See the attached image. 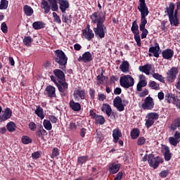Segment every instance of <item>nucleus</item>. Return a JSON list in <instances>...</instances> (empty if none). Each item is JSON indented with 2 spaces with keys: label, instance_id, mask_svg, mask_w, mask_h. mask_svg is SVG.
<instances>
[{
  "label": "nucleus",
  "instance_id": "nucleus-1",
  "mask_svg": "<svg viewBox=\"0 0 180 180\" xmlns=\"http://www.w3.org/2000/svg\"><path fill=\"white\" fill-rule=\"evenodd\" d=\"M90 18L91 23L96 25V27L93 29L96 37H99V39H103L106 32V27L103 24L106 20V15L101 11H96L91 15Z\"/></svg>",
  "mask_w": 180,
  "mask_h": 180
},
{
  "label": "nucleus",
  "instance_id": "nucleus-2",
  "mask_svg": "<svg viewBox=\"0 0 180 180\" xmlns=\"http://www.w3.org/2000/svg\"><path fill=\"white\" fill-rule=\"evenodd\" d=\"M139 6L138 9L141 12V24L139 25V29L141 33V39H146L148 34V30L146 29V25H147L146 16H148V8L146 5V0H139Z\"/></svg>",
  "mask_w": 180,
  "mask_h": 180
},
{
  "label": "nucleus",
  "instance_id": "nucleus-3",
  "mask_svg": "<svg viewBox=\"0 0 180 180\" xmlns=\"http://www.w3.org/2000/svg\"><path fill=\"white\" fill-rule=\"evenodd\" d=\"M41 8L44 9V13H49L51 9L53 12H57L58 4H57V0H41Z\"/></svg>",
  "mask_w": 180,
  "mask_h": 180
},
{
  "label": "nucleus",
  "instance_id": "nucleus-4",
  "mask_svg": "<svg viewBox=\"0 0 180 180\" xmlns=\"http://www.w3.org/2000/svg\"><path fill=\"white\" fill-rule=\"evenodd\" d=\"M55 61L59 65H61L62 70H65V65H67V61H68V58L65 56V53L62 50L58 49L55 51Z\"/></svg>",
  "mask_w": 180,
  "mask_h": 180
},
{
  "label": "nucleus",
  "instance_id": "nucleus-5",
  "mask_svg": "<svg viewBox=\"0 0 180 180\" xmlns=\"http://www.w3.org/2000/svg\"><path fill=\"white\" fill-rule=\"evenodd\" d=\"M120 85L125 89L134 86V78L129 75H123L120 78Z\"/></svg>",
  "mask_w": 180,
  "mask_h": 180
},
{
  "label": "nucleus",
  "instance_id": "nucleus-6",
  "mask_svg": "<svg viewBox=\"0 0 180 180\" xmlns=\"http://www.w3.org/2000/svg\"><path fill=\"white\" fill-rule=\"evenodd\" d=\"M158 117L160 115L157 112H148L145 117V126L147 129H150L154 123H155V120H158Z\"/></svg>",
  "mask_w": 180,
  "mask_h": 180
},
{
  "label": "nucleus",
  "instance_id": "nucleus-7",
  "mask_svg": "<svg viewBox=\"0 0 180 180\" xmlns=\"http://www.w3.org/2000/svg\"><path fill=\"white\" fill-rule=\"evenodd\" d=\"M132 33H134V39L136 42L138 47H141V39L140 38V31H139V25L137 21L135 20L132 22V26L131 27Z\"/></svg>",
  "mask_w": 180,
  "mask_h": 180
},
{
  "label": "nucleus",
  "instance_id": "nucleus-8",
  "mask_svg": "<svg viewBox=\"0 0 180 180\" xmlns=\"http://www.w3.org/2000/svg\"><path fill=\"white\" fill-rule=\"evenodd\" d=\"M148 162L150 167L156 169V168H158L160 164H162V162H164V160H162L161 157L155 158L154 155L150 154L148 155Z\"/></svg>",
  "mask_w": 180,
  "mask_h": 180
},
{
  "label": "nucleus",
  "instance_id": "nucleus-9",
  "mask_svg": "<svg viewBox=\"0 0 180 180\" xmlns=\"http://www.w3.org/2000/svg\"><path fill=\"white\" fill-rule=\"evenodd\" d=\"M165 101L167 103L175 105L178 109H180V100L172 93H167L165 96Z\"/></svg>",
  "mask_w": 180,
  "mask_h": 180
},
{
  "label": "nucleus",
  "instance_id": "nucleus-10",
  "mask_svg": "<svg viewBox=\"0 0 180 180\" xmlns=\"http://www.w3.org/2000/svg\"><path fill=\"white\" fill-rule=\"evenodd\" d=\"M73 97L75 101H77V102L86 99V93L85 92V89H82L81 87L76 88L73 93Z\"/></svg>",
  "mask_w": 180,
  "mask_h": 180
},
{
  "label": "nucleus",
  "instance_id": "nucleus-11",
  "mask_svg": "<svg viewBox=\"0 0 180 180\" xmlns=\"http://www.w3.org/2000/svg\"><path fill=\"white\" fill-rule=\"evenodd\" d=\"M154 99L152 97L148 96L145 98L144 102L141 105L142 109L143 110H151L154 109Z\"/></svg>",
  "mask_w": 180,
  "mask_h": 180
},
{
  "label": "nucleus",
  "instance_id": "nucleus-12",
  "mask_svg": "<svg viewBox=\"0 0 180 180\" xmlns=\"http://www.w3.org/2000/svg\"><path fill=\"white\" fill-rule=\"evenodd\" d=\"M178 68L172 67L167 72V79L169 82H174L176 79V74L179 72Z\"/></svg>",
  "mask_w": 180,
  "mask_h": 180
},
{
  "label": "nucleus",
  "instance_id": "nucleus-13",
  "mask_svg": "<svg viewBox=\"0 0 180 180\" xmlns=\"http://www.w3.org/2000/svg\"><path fill=\"white\" fill-rule=\"evenodd\" d=\"M113 105L119 112H123V110H124V105H123L120 96H117L113 100Z\"/></svg>",
  "mask_w": 180,
  "mask_h": 180
},
{
  "label": "nucleus",
  "instance_id": "nucleus-14",
  "mask_svg": "<svg viewBox=\"0 0 180 180\" xmlns=\"http://www.w3.org/2000/svg\"><path fill=\"white\" fill-rule=\"evenodd\" d=\"M144 86H147V80H146V76L143 75H139V82L136 86V89L139 92H141V90Z\"/></svg>",
  "mask_w": 180,
  "mask_h": 180
},
{
  "label": "nucleus",
  "instance_id": "nucleus-15",
  "mask_svg": "<svg viewBox=\"0 0 180 180\" xmlns=\"http://www.w3.org/2000/svg\"><path fill=\"white\" fill-rule=\"evenodd\" d=\"M139 70L141 71V72H143L146 75H150L151 71L152 72H154V68H153V65L150 64L139 66Z\"/></svg>",
  "mask_w": 180,
  "mask_h": 180
},
{
  "label": "nucleus",
  "instance_id": "nucleus-16",
  "mask_svg": "<svg viewBox=\"0 0 180 180\" xmlns=\"http://www.w3.org/2000/svg\"><path fill=\"white\" fill-rule=\"evenodd\" d=\"M45 95H46L48 98H56V87L51 85L46 86L45 89Z\"/></svg>",
  "mask_w": 180,
  "mask_h": 180
},
{
  "label": "nucleus",
  "instance_id": "nucleus-17",
  "mask_svg": "<svg viewBox=\"0 0 180 180\" xmlns=\"http://www.w3.org/2000/svg\"><path fill=\"white\" fill-rule=\"evenodd\" d=\"M82 34H83L84 39H86V40H88V41H91V40H92V39H94V37H95V34H94V31H92V30H91V29L82 30Z\"/></svg>",
  "mask_w": 180,
  "mask_h": 180
},
{
  "label": "nucleus",
  "instance_id": "nucleus-18",
  "mask_svg": "<svg viewBox=\"0 0 180 180\" xmlns=\"http://www.w3.org/2000/svg\"><path fill=\"white\" fill-rule=\"evenodd\" d=\"M162 153L165 157V161H169L172 158V153L169 150V147L163 146L162 148Z\"/></svg>",
  "mask_w": 180,
  "mask_h": 180
},
{
  "label": "nucleus",
  "instance_id": "nucleus-19",
  "mask_svg": "<svg viewBox=\"0 0 180 180\" xmlns=\"http://www.w3.org/2000/svg\"><path fill=\"white\" fill-rule=\"evenodd\" d=\"M160 44L158 42H155L154 46L149 48V53H151L153 54L154 57L158 58V57H160Z\"/></svg>",
  "mask_w": 180,
  "mask_h": 180
},
{
  "label": "nucleus",
  "instance_id": "nucleus-20",
  "mask_svg": "<svg viewBox=\"0 0 180 180\" xmlns=\"http://www.w3.org/2000/svg\"><path fill=\"white\" fill-rule=\"evenodd\" d=\"M59 4V9H60L62 13H65V11L70 8V3L68 0H58Z\"/></svg>",
  "mask_w": 180,
  "mask_h": 180
},
{
  "label": "nucleus",
  "instance_id": "nucleus-21",
  "mask_svg": "<svg viewBox=\"0 0 180 180\" xmlns=\"http://www.w3.org/2000/svg\"><path fill=\"white\" fill-rule=\"evenodd\" d=\"M162 57L165 60H172V57H174V50L171 49H167L162 52Z\"/></svg>",
  "mask_w": 180,
  "mask_h": 180
},
{
  "label": "nucleus",
  "instance_id": "nucleus-22",
  "mask_svg": "<svg viewBox=\"0 0 180 180\" xmlns=\"http://www.w3.org/2000/svg\"><path fill=\"white\" fill-rule=\"evenodd\" d=\"M122 165L115 162L111 163L109 165V172L110 174H117L120 169Z\"/></svg>",
  "mask_w": 180,
  "mask_h": 180
},
{
  "label": "nucleus",
  "instance_id": "nucleus-23",
  "mask_svg": "<svg viewBox=\"0 0 180 180\" xmlns=\"http://www.w3.org/2000/svg\"><path fill=\"white\" fill-rule=\"evenodd\" d=\"M78 61H83V63H89V61H92V54H91V52L89 51L85 52L82 55V56L79 57Z\"/></svg>",
  "mask_w": 180,
  "mask_h": 180
},
{
  "label": "nucleus",
  "instance_id": "nucleus-24",
  "mask_svg": "<svg viewBox=\"0 0 180 180\" xmlns=\"http://www.w3.org/2000/svg\"><path fill=\"white\" fill-rule=\"evenodd\" d=\"M59 92L64 94L68 89V84L65 80L59 81V84H56Z\"/></svg>",
  "mask_w": 180,
  "mask_h": 180
},
{
  "label": "nucleus",
  "instance_id": "nucleus-25",
  "mask_svg": "<svg viewBox=\"0 0 180 180\" xmlns=\"http://www.w3.org/2000/svg\"><path fill=\"white\" fill-rule=\"evenodd\" d=\"M69 106L74 112H79V110H81V104L75 102L74 100H70Z\"/></svg>",
  "mask_w": 180,
  "mask_h": 180
},
{
  "label": "nucleus",
  "instance_id": "nucleus-26",
  "mask_svg": "<svg viewBox=\"0 0 180 180\" xmlns=\"http://www.w3.org/2000/svg\"><path fill=\"white\" fill-rule=\"evenodd\" d=\"M112 137H113V142L116 144L120 137H122V131L118 128L112 130Z\"/></svg>",
  "mask_w": 180,
  "mask_h": 180
},
{
  "label": "nucleus",
  "instance_id": "nucleus-27",
  "mask_svg": "<svg viewBox=\"0 0 180 180\" xmlns=\"http://www.w3.org/2000/svg\"><path fill=\"white\" fill-rule=\"evenodd\" d=\"M101 110L102 112H104L108 117H110V116H112V113H113L112 108L109 104H103L101 108Z\"/></svg>",
  "mask_w": 180,
  "mask_h": 180
},
{
  "label": "nucleus",
  "instance_id": "nucleus-28",
  "mask_svg": "<svg viewBox=\"0 0 180 180\" xmlns=\"http://www.w3.org/2000/svg\"><path fill=\"white\" fill-rule=\"evenodd\" d=\"M36 135L39 139H41V140H44V136H47V131L43 129V126L40 125L36 131Z\"/></svg>",
  "mask_w": 180,
  "mask_h": 180
},
{
  "label": "nucleus",
  "instance_id": "nucleus-29",
  "mask_svg": "<svg viewBox=\"0 0 180 180\" xmlns=\"http://www.w3.org/2000/svg\"><path fill=\"white\" fill-rule=\"evenodd\" d=\"M11 116H12V110L10 108H6L5 110L4 114L2 115H0V120H8V119L11 118Z\"/></svg>",
  "mask_w": 180,
  "mask_h": 180
},
{
  "label": "nucleus",
  "instance_id": "nucleus-30",
  "mask_svg": "<svg viewBox=\"0 0 180 180\" xmlns=\"http://www.w3.org/2000/svg\"><path fill=\"white\" fill-rule=\"evenodd\" d=\"M129 67L130 64H129V62L127 60H124L120 65V70H121L122 72H129L130 70Z\"/></svg>",
  "mask_w": 180,
  "mask_h": 180
},
{
  "label": "nucleus",
  "instance_id": "nucleus-31",
  "mask_svg": "<svg viewBox=\"0 0 180 180\" xmlns=\"http://www.w3.org/2000/svg\"><path fill=\"white\" fill-rule=\"evenodd\" d=\"M53 74L56 75L58 79H62V81H64L65 79V75H64V72H63L60 69H56L53 70Z\"/></svg>",
  "mask_w": 180,
  "mask_h": 180
},
{
  "label": "nucleus",
  "instance_id": "nucleus-32",
  "mask_svg": "<svg viewBox=\"0 0 180 180\" xmlns=\"http://www.w3.org/2000/svg\"><path fill=\"white\" fill-rule=\"evenodd\" d=\"M35 114L38 116V117H39L41 120H43V119H44L45 115H44V111L42 109L41 107H40V105L37 106V109L35 110Z\"/></svg>",
  "mask_w": 180,
  "mask_h": 180
},
{
  "label": "nucleus",
  "instance_id": "nucleus-33",
  "mask_svg": "<svg viewBox=\"0 0 180 180\" xmlns=\"http://www.w3.org/2000/svg\"><path fill=\"white\" fill-rule=\"evenodd\" d=\"M169 20L170 22V25H173L174 26H178L179 24V20H178V17L176 15H169Z\"/></svg>",
  "mask_w": 180,
  "mask_h": 180
},
{
  "label": "nucleus",
  "instance_id": "nucleus-34",
  "mask_svg": "<svg viewBox=\"0 0 180 180\" xmlns=\"http://www.w3.org/2000/svg\"><path fill=\"white\" fill-rule=\"evenodd\" d=\"M89 160V156L88 155L79 156L77 158V164L78 165H83V164H85V162Z\"/></svg>",
  "mask_w": 180,
  "mask_h": 180
},
{
  "label": "nucleus",
  "instance_id": "nucleus-35",
  "mask_svg": "<svg viewBox=\"0 0 180 180\" xmlns=\"http://www.w3.org/2000/svg\"><path fill=\"white\" fill-rule=\"evenodd\" d=\"M103 139H105V137L103 136V134H102V131L97 129L96 131V141L97 143H102V141H103Z\"/></svg>",
  "mask_w": 180,
  "mask_h": 180
},
{
  "label": "nucleus",
  "instance_id": "nucleus-36",
  "mask_svg": "<svg viewBox=\"0 0 180 180\" xmlns=\"http://www.w3.org/2000/svg\"><path fill=\"white\" fill-rule=\"evenodd\" d=\"M23 9L26 16H32L33 15V8L30 6L25 5Z\"/></svg>",
  "mask_w": 180,
  "mask_h": 180
},
{
  "label": "nucleus",
  "instance_id": "nucleus-37",
  "mask_svg": "<svg viewBox=\"0 0 180 180\" xmlns=\"http://www.w3.org/2000/svg\"><path fill=\"white\" fill-rule=\"evenodd\" d=\"M152 75L155 79L160 81V82H162V84H165V79L162 75L153 72Z\"/></svg>",
  "mask_w": 180,
  "mask_h": 180
},
{
  "label": "nucleus",
  "instance_id": "nucleus-38",
  "mask_svg": "<svg viewBox=\"0 0 180 180\" xmlns=\"http://www.w3.org/2000/svg\"><path fill=\"white\" fill-rule=\"evenodd\" d=\"M32 26L35 30H39V29H43L44 27V22L37 21L33 22Z\"/></svg>",
  "mask_w": 180,
  "mask_h": 180
},
{
  "label": "nucleus",
  "instance_id": "nucleus-39",
  "mask_svg": "<svg viewBox=\"0 0 180 180\" xmlns=\"http://www.w3.org/2000/svg\"><path fill=\"white\" fill-rule=\"evenodd\" d=\"M96 124H105V117L102 115H98L94 117Z\"/></svg>",
  "mask_w": 180,
  "mask_h": 180
},
{
  "label": "nucleus",
  "instance_id": "nucleus-40",
  "mask_svg": "<svg viewBox=\"0 0 180 180\" xmlns=\"http://www.w3.org/2000/svg\"><path fill=\"white\" fill-rule=\"evenodd\" d=\"M175 9V4L170 3L169 8H167L168 16L174 15V10Z\"/></svg>",
  "mask_w": 180,
  "mask_h": 180
},
{
  "label": "nucleus",
  "instance_id": "nucleus-41",
  "mask_svg": "<svg viewBox=\"0 0 180 180\" xmlns=\"http://www.w3.org/2000/svg\"><path fill=\"white\" fill-rule=\"evenodd\" d=\"M139 136H140V131L139 129L135 128L131 131V137L133 140H136Z\"/></svg>",
  "mask_w": 180,
  "mask_h": 180
},
{
  "label": "nucleus",
  "instance_id": "nucleus-42",
  "mask_svg": "<svg viewBox=\"0 0 180 180\" xmlns=\"http://www.w3.org/2000/svg\"><path fill=\"white\" fill-rule=\"evenodd\" d=\"M62 21L63 23H71V22H72V17L71 15H68L66 14H63L62 15Z\"/></svg>",
  "mask_w": 180,
  "mask_h": 180
},
{
  "label": "nucleus",
  "instance_id": "nucleus-43",
  "mask_svg": "<svg viewBox=\"0 0 180 180\" xmlns=\"http://www.w3.org/2000/svg\"><path fill=\"white\" fill-rule=\"evenodd\" d=\"M43 126L46 130H51V129H53V125L49 120H44Z\"/></svg>",
  "mask_w": 180,
  "mask_h": 180
},
{
  "label": "nucleus",
  "instance_id": "nucleus-44",
  "mask_svg": "<svg viewBox=\"0 0 180 180\" xmlns=\"http://www.w3.org/2000/svg\"><path fill=\"white\" fill-rule=\"evenodd\" d=\"M148 85L150 88L155 89V91H158V89H160V84L154 81H150Z\"/></svg>",
  "mask_w": 180,
  "mask_h": 180
},
{
  "label": "nucleus",
  "instance_id": "nucleus-45",
  "mask_svg": "<svg viewBox=\"0 0 180 180\" xmlns=\"http://www.w3.org/2000/svg\"><path fill=\"white\" fill-rule=\"evenodd\" d=\"M7 130L8 131H10L11 133L15 131V129H16V125L15 124V123L11 122H8L7 124Z\"/></svg>",
  "mask_w": 180,
  "mask_h": 180
},
{
  "label": "nucleus",
  "instance_id": "nucleus-46",
  "mask_svg": "<svg viewBox=\"0 0 180 180\" xmlns=\"http://www.w3.org/2000/svg\"><path fill=\"white\" fill-rule=\"evenodd\" d=\"M33 41V39L30 37H25L23 39V43L27 47H30L32 46V42Z\"/></svg>",
  "mask_w": 180,
  "mask_h": 180
},
{
  "label": "nucleus",
  "instance_id": "nucleus-47",
  "mask_svg": "<svg viewBox=\"0 0 180 180\" xmlns=\"http://www.w3.org/2000/svg\"><path fill=\"white\" fill-rule=\"evenodd\" d=\"M53 22L55 23H58V25H61V18H60V15L57 14V13L53 12Z\"/></svg>",
  "mask_w": 180,
  "mask_h": 180
},
{
  "label": "nucleus",
  "instance_id": "nucleus-48",
  "mask_svg": "<svg viewBox=\"0 0 180 180\" xmlns=\"http://www.w3.org/2000/svg\"><path fill=\"white\" fill-rule=\"evenodd\" d=\"M180 140L176 139L174 137H169V142L172 146H174V147H176L178 146V143H179Z\"/></svg>",
  "mask_w": 180,
  "mask_h": 180
},
{
  "label": "nucleus",
  "instance_id": "nucleus-49",
  "mask_svg": "<svg viewBox=\"0 0 180 180\" xmlns=\"http://www.w3.org/2000/svg\"><path fill=\"white\" fill-rule=\"evenodd\" d=\"M8 1L7 0H1L0 2V9H8Z\"/></svg>",
  "mask_w": 180,
  "mask_h": 180
},
{
  "label": "nucleus",
  "instance_id": "nucleus-50",
  "mask_svg": "<svg viewBox=\"0 0 180 180\" xmlns=\"http://www.w3.org/2000/svg\"><path fill=\"white\" fill-rule=\"evenodd\" d=\"M22 143L23 144H29V143H32V139H30L27 136H22Z\"/></svg>",
  "mask_w": 180,
  "mask_h": 180
},
{
  "label": "nucleus",
  "instance_id": "nucleus-51",
  "mask_svg": "<svg viewBox=\"0 0 180 180\" xmlns=\"http://www.w3.org/2000/svg\"><path fill=\"white\" fill-rule=\"evenodd\" d=\"M146 144V138L141 136L137 140V145L138 146H144Z\"/></svg>",
  "mask_w": 180,
  "mask_h": 180
},
{
  "label": "nucleus",
  "instance_id": "nucleus-52",
  "mask_svg": "<svg viewBox=\"0 0 180 180\" xmlns=\"http://www.w3.org/2000/svg\"><path fill=\"white\" fill-rule=\"evenodd\" d=\"M97 80H98V84L99 85L100 84H102L105 81V77L103 76V72H101L100 75L97 77Z\"/></svg>",
  "mask_w": 180,
  "mask_h": 180
},
{
  "label": "nucleus",
  "instance_id": "nucleus-53",
  "mask_svg": "<svg viewBox=\"0 0 180 180\" xmlns=\"http://www.w3.org/2000/svg\"><path fill=\"white\" fill-rule=\"evenodd\" d=\"M59 153H58V148H53L51 155V158H56V157H58Z\"/></svg>",
  "mask_w": 180,
  "mask_h": 180
},
{
  "label": "nucleus",
  "instance_id": "nucleus-54",
  "mask_svg": "<svg viewBox=\"0 0 180 180\" xmlns=\"http://www.w3.org/2000/svg\"><path fill=\"white\" fill-rule=\"evenodd\" d=\"M1 29L3 33H8V26L6 22L1 24Z\"/></svg>",
  "mask_w": 180,
  "mask_h": 180
},
{
  "label": "nucleus",
  "instance_id": "nucleus-55",
  "mask_svg": "<svg viewBox=\"0 0 180 180\" xmlns=\"http://www.w3.org/2000/svg\"><path fill=\"white\" fill-rule=\"evenodd\" d=\"M168 174H169V172H168V170H163L160 173L159 175L160 178H167Z\"/></svg>",
  "mask_w": 180,
  "mask_h": 180
},
{
  "label": "nucleus",
  "instance_id": "nucleus-56",
  "mask_svg": "<svg viewBox=\"0 0 180 180\" xmlns=\"http://www.w3.org/2000/svg\"><path fill=\"white\" fill-rule=\"evenodd\" d=\"M28 126H29V129L32 131H36V129L37 127L36 126V124L34 122H30Z\"/></svg>",
  "mask_w": 180,
  "mask_h": 180
},
{
  "label": "nucleus",
  "instance_id": "nucleus-57",
  "mask_svg": "<svg viewBox=\"0 0 180 180\" xmlns=\"http://www.w3.org/2000/svg\"><path fill=\"white\" fill-rule=\"evenodd\" d=\"M48 119V120H49V122H51V123H57L58 119L54 115H49Z\"/></svg>",
  "mask_w": 180,
  "mask_h": 180
},
{
  "label": "nucleus",
  "instance_id": "nucleus-58",
  "mask_svg": "<svg viewBox=\"0 0 180 180\" xmlns=\"http://www.w3.org/2000/svg\"><path fill=\"white\" fill-rule=\"evenodd\" d=\"M89 94L90 95L91 99H95V89H89Z\"/></svg>",
  "mask_w": 180,
  "mask_h": 180
},
{
  "label": "nucleus",
  "instance_id": "nucleus-59",
  "mask_svg": "<svg viewBox=\"0 0 180 180\" xmlns=\"http://www.w3.org/2000/svg\"><path fill=\"white\" fill-rule=\"evenodd\" d=\"M32 157L33 158V160H37V158H39L40 157V152L37 151V152H34L32 154Z\"/></svg>",
  "mask_w": 180,
  "mask_h": 180
},
{
  "label": "nucleus",
  "instance_id": "nucleus-60",
  "mask_svg": "<svg viewBox=\"0 0 180 180\" xmlns=\"http://www.w3.org/2000/svg\"><path fill=\"white\" fill-rule=\"evenodd\" d=\"M122 176H123V172H120L117 173V174L115 177L114 180H122Z\"/></svg>",
  "mask_w": 180,
  "mask_h": 180
},
{
  "label": "nucleus",
  "instance_id": "nucleus-61",
  "mask_svg": "<svg viewBox=\"0 0 180 180\" xmlns=\"http://www.w3.org/2000/svg\"><path fill=\"white\" fill-rule=\"evenodd\" d=\"M68 129L69 130H75L77 129V124L74 122H70Z\"/></svg>",
  "mask_w": 180,
  "mask_h": 180
},
{
  "label": "nucleus",
  "instance_id": "nucleus-62",
  "mask_svg": "<svg viewBox=\"0 0 180 180\" xmlns=\"http://www.w3.org/2000/svg\"><path fill=\"white\" fill-rule=\"evenodd\" d=\"M98 101H101V102H103V101H105V99H106V95L101 94H98Z\"/></svg>",
  "mask_w": 180,
  "mask_h": 180
},
{
  "label": "nucleus",
  "instance_id": "nucleus-63",
  "mask_svg": "<svg viewBox=\"0 0 180 180\" xmlns=\"http://www.w3.org/2000/svg\"><path fill=\"white\" fill-rule=\"evenodd\" d=\"M165 95H164V92L160 91L158 94V98L159 100L160 101H164V98H165Z\"/></svg>",
  "mask_w": 180,
  "mask_h": 180
},
{
  "label": "nucleus",
  "instance_id": "nucleus-64",
  "mask_svg": "<svg viewBox=\"0 0 180 180\" xmlns=\"http://www.w3.org/2000/svg\"><path fill=\"white\" fill-rule=\"evenodd\" d=\"M174 125L176 127H180V118H177L174 120Z\"/></svg>",
  "mask_w": 180,
  "mask_h": 180
}]
</instances>
